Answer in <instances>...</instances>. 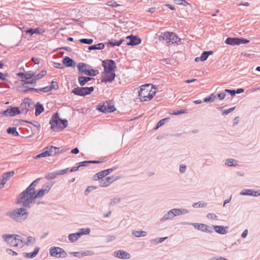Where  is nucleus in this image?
<instances>
[{
    "mask_svg": "<svg viewBox=\"0 0 260 260\" xmlns=\"http://www.w3.org/2000/svg\"><path fill=\"white\" fill-rule=\"evenodd\" d=\"M28 212L24 207L16 208L13 210H10L6 212V216L17 222L24 221L28 216Z\"/></svg>",
    "mask_w": 260,
    "mask_h": 260,
    "instance_id": "1",
    "label": "nucleus"
},
{
    "mask_svg": "<svg viewBox=\"0 0 260 260\" xmlns=\"http://www.w3.org/2000/svg\"><path fill=\"white\" fill-rule=\"evenodd\" d=\"M156 86L150 84L142 85L139 91V96L141 101L151 100L156 94Z\"/></svg>",
    "mask_w": 260,
    "mask_h": 260,
    "instance_id": "2",
    "label": "nucleus"
},
{
    "mask_svg": "<svg viewBox=\"0 0 260 260\" xmlns=\"http://www.w3.org/2000/svg\"><path fill=\"white\" fill-rule=\"evenodd\" d=\"M51 125V128L54 131H61L66 128L68 125V120L66 119L61 120L57 113H54L49 122Z\"/></svg>",
    "mask_w": 260,
    "mask_h": 260,
    "instance_id": "3",
    "label": "nucleus"
},
{
    "mask_svg": "<svg viewBox=\"0 0 260 260\" xmlns=\"http://www.w3.org/2000/svg\"><path fill=\"white\" fill-rule=\"evenodd\" d=\"M40 180V178H39L34 181L23 191H22L19 195L17 201V204L22 205V201H24L25 199H27V197H29L30 192L32 193L36 191L35 186Z\"/></svg>",
    "mask_w": 260,
    "mask_h": 260,
    "instance_id": "4",
    "label": "nucleus"
},
{
    "mask_svg": "<svg viewBox=\"0 0 260 260\" xmlns=\"http://www.w3.org/2000/svg\"><path fill=\"white\" fill-rule=\"evenodd\" d=\"M47 193L44 191V190L41 188L37 192L35 191L34 193H31L30 192L29 197H27V199H25L24 201H22V205L24 207H29L30 205L34 203V201L36 198H42L45 194Z\"/></svg>",
    "mask_w": 260,
    "mask_h": 260,
    "instance_id": "5",
    "label": "nucleus"
},
{
    "mask_svg": "<svg viewBox=\"0 0 260 260\" xmlns=\"http://www.w3.org/2000/svg\"><path fill=\"white\" fill-rule=\"evenodd\" d=\"M158 39L160 41H166L167 43H174L178 44L180 42V39L174 32H165L161 33V35L158 36Z\"/></svg>",
    "mask_w": 260,
    "mask_h": 260,
    "instance_id": "6",
    "label": "nucleus"
},
{
    "mask_svg": "<svg viewBox=\"0 0 260 260\" xmlns=\"http://www.w3.org/2000/svg\"><path fill=\"white\" fill-rule=\"evenodd\" d=\"M96 109L104 113H111L116 110L113 103L111 101L99 103L96 106Z\"/></svg>",
    "mask_w": 260,
    "mask_h": 260,
    "instance_id": "7",
    "label": "nucleus"
},
{
    "mask_svg": "<svg viewBox=\"0 0 260 260\" xmlns=\"http://www.w3.org/2000/svg\"><path fill=\"white\" fill-rule=\"evenodd\" d=\"M51 256L56 258H64L67 256V252L59 247H51L49 249Z\"/></svg>",
    "mask_w": 260,
    "mask_h": 260,
    "instance_id": "8",
    "label": "nucleus"
},
{
    "mask_svg": "<svg viewBox=\"0 0 260 260\" xmlns=\"http://www.w3.org/2000/svg\"><path fill=\"white\" fill-rule=\"evenodd\" d=\"M94 90V88L92 86L87 87H75L72 92L74 93L75 95L80 96H85L89 94Z\"/></svg>",
    "mask_w": 260,
    "mask_h": 260,
    "instance_id": "9",
    "label": "nucleus"
},
{
    "mask_svg": "<svg viewBox=\"0 0 260 260\" xmlns=\"http://www.w3.org/2000/svg\"><path fill=\"white\" fill-rule=\"evenodd\" d=\"M249 42V41L245 39L230 37L228 38L225 41L226 44L233 46L244 44Z\"/></svg>",
    "mask_w": 260,
    "mask_h": 260,
    "instance_id": "10",
    "label": "nucleus"
},
{
    "mask_svg": "<svg viewBox=\"0 0 260 260\" xmlns=\"http://www.w3.org/2000/svg\"><path fill=\"white\" fill-rule=\"evenodd\" d=\"M102 66L104 68V72L114 71L116 68L115 61L111 59L103 60L102 61Z\"/></svg>",
    "mask_w": 260,
    "mask_h": 260,
    "instance_id": "11",
    "label": "nucleus"
},
{
    "mask_svg": "<svg viewBox=\"0 0 260 260\" xmlns=\"http://www.w3.org/2000/svg\"><path fill=\"white\" fill-rule=\"evenodd\" d=\"M32 105V101L29 98H25L20 104V108L22 113L26 114L29 110V108Z\"/></svg>",
    "mask_w": 260,
    "mask_h": 260,
    "instance_id": "12",
    "label": "nucleus"
},
{
    "mask_svg": "<svg viewBox=\"0 0 260 260\" xmlns=\"http://www.w3.org/2000/svg\"><path fill=\"white\" fill-rule=\"evenodd\" d=\"M104 75L102 76L101 82L103 83L112 82L115 77L114 71L106 72L103 73Z\"/></svg>",
    "mask_w": 260,
    "mask_h": 260,
    "instance_id": "13",
    "label": "nucleus"
},
{
    "mask_svg": "<svg viewBox=\"0 0 260 260\" xmlns=\"http://www.w3.org/2000/svg\"><path fill=\"white\" fill-rule=\"evenodd\" d=\"M69 169L66 168L65 169L60 170L54 172L47 173L45 174V178L47 180H52L55 179L57 176L63 175L68 172Z\"/></svg>",
    "mask_w": 260,
    "mask_h": 260,
    "instance_id": "14",
    "label": "nucleus"
},
{
    "mask_svg": "<svg viewBox=\"0 0 260 260\" xmlns=\"http://www.w3.org/2000/svg\"><path fill=\"white\" fill-rule=\"evenodd\" d=\"M59 148L53 146L46 147L43 149L45 156H53L58 152Z\"/></svg>",
    "mask_w": 260,
    "mask_h": 260,
    "instance_id": "15",
    "label": "nucleus"
},
{
    "mask_svg": "<svg viewBox=\"0 0 260 260\" xmlns=\"http://www.w3.org/2000/svg\"><path fill=\"white\" fill-rule=\"evenodd\" d=\"M20 113V110L18 107H14L8 108L7 110H5L3 114L6 116H14L17 114Z\"/></svg>",
    "mask_w": 260,
    "mask_h": 260,
    "instance_id": "16",
    "label": "nucleus"
},
{
    "mask_svg": "<svg viewBox=\"0 0 260 260\" xmlns=\"http://www.w3.org/2000/svg\"><path fill=\"white\" fill-rule=\"evenodd\" d=\"M126 40H129L126 42V45L128 46H135L141 43V40L140 38L133 35L127 36L126 38Z\"/></svg>",
    "mask_w": 260,
    "mask_h": 260,
    "instance_id": "17",
    "label": "nucleus"
},
{
    "mask_svg": "<svg viewBox=\"0 0 260 260\" xmlns=\"http://www.w3.org/2000/svg\"><path fill=\"white\" fill-rule=\"evenodd\" d=\"M15 234H3L2 238L4 242L14 247Z\"/></svg>",
    "mask_w": 260,
    "mask_h": 260,
    "instance_id": "18",
    "label": "nucleus"
},
{
    "mask_svg": "<svg viewBox=\"0 0 260 260\" xmlns=\"http://www.w3.org/2000/svg\"><path fill=\"white\" fill-rule=\"evenodd\" d=\"M14 247L22 248L24 245V240L19 235L15 234Z\"/></svg>",
    "mask_w": 260,
    "mask_h": 260,
    "instance_id": "19",
    "label": "nucleus"
},
{
    "mask_svg": "<svg viewBox=\"0 0 260 260\" xmlns=\"http://www.w3.org/2000/svg\"><path fill=\"white\" fill-rule=\"evenodd\" d=\"M175 215L172 209L165 213L163 216L160 218L159 221L161 223H163L166 220L173 219Z\"/></svg>",
    "mask_w": 260,
    "mask_h": 260,
    "instance_id": "20",
    "label": "nucleus"
},
{
    "mask_svg": "<svg viewBox=\"0 0 260 260\" xmlns=\"http://www.w3.org/2000/svg\"><path fill=\"white\" fill-rule=\"evenodd\" d=\"M114 255L115 257L121 259H128L131 257V255L129 253L122 250L115 251L114 252Z\"/></svg>",
    "mask_w": 260,
    "mask_h": 260,
    "instance_id": "21",
    "label": "nucleus"
},
{
    "mask_svg": "<svg viewBox=\"0 0 260 260\" xmlns=\"http://www.w3.org/2000/svg\"><path fill=\"white\" fill-rule=\"evenodd\" d=\"M39 250L40 248L39 247H36L34 248V251L32 252H23L22 255L23 257L26 258L31 259L37 256V255L39 253Z\"/></svg>",
    "mask_w": 260,
    "mask_h": 260,
    "instance_id": "22",
    "label": "nucleus"
},
{
    "mask_svg": "<svg viewBox=\"0 0 260 260\" xmlns=\"http://www.w3.org/2000/svg\"><path fill=\"white\" fill-rule=\"evenodd\" d=\"M14 174V171H10L4 173L3 175L2 182L0 183V187H3L6 182Z\"/></svg>",
    "mask_w": 260,
    "mask_h": 260,
    "instance_id": "23",
    "label": "nucleus"
},
{
    "mask_svg": "<svg viewBox=\"0 0 260 260\" xmlns=\"http://www.w3.org/2000/svg\"><path fill=\"white\" fill-rule=\"evenodd\" d=\"M213 229L215 231L221 235L226 234L228 232V226H224L222 225H213Z\"/></svg>",
    "mask_w": 260,
    "mask_h": 260,
    "instance_id": "24",
    "label": "nucleus"
},
{
    "mask_svg": "<svg viewBox=\"0 0 260 260\" xmlns=\"http://www.w3.org/2000/svg\"><path fill=\"white\" fill-rule=\"evenodd\" d=\"M62 62L67 67H74L76 64L72 59L68 56H66L63 58Z\"/></svg>",
    "mask_w": 260,
    "mask_h": 260,
    "instance_id": "25",
    "label": "nucleus"
},
{
    "mask_svg": "<svg viewBox=\"0 0 260 260\" xmlns=\"http://www.w3.org/2000/svg\"><path fill=\"white\" fill-rule=\"evenodd\" d=\"M77 68L79 71V74H84V73H85V71H86L87 70L86 68H89L90 67L88 64H86L84 63L80 62L78 63Z\"/></svg>",
    "mask_w": 260,
    "mask_h": 260,
    "instance_id": "26",
    "label": "nucleus"
},
{
    "mask_svg": "<svg viewBox=\"0 0 260 260\" xmlns=\"http://www.w3.org/2000/svg\"><path fill=\"white\" fill-rule=\"evenodd\" d=\"M92 79L94 80L92 78L84 76H79L78 78L79 83L81 86H84L88 81H89Z\"/></svg>",
    "mask_w": 260,
    "mask_h": 260,
    "instance_id": "27",
    "label": "nucleus"
},
{
    "mask_svg": "<svg viewBox=\"0 0 260 260\" xmlns=\"http://www.w3.org/2000/svg\"><path fill=\"white\" fill-rule=\"evenodd\" d=\"M90 232L89 228L81 229L79 232L75 233L76 236L78 239L82 235L89 234Z\"/></svg>",
    "mask_w": 260,
    "mask_h": 260,
    "instance_id": "28",
    "label": "nucleus"
},
{
    "mask_svg": "<svg viewBox=\"0 0 260 260\" xmlns=\"http://www.w3.org/2000/svg\"><path fill=\"white\" fill-rule=\"evenodd\" d=\"M173 209L174 212L175 213V216H179L181 214H185L188 213L189 212V210L185 209L174 208Z\"/></svg>",
    "mask_w": 260,
    "mask_h": 260,
    "instance_id": "29",
    "label": "nucleus"
},
{
    "mask_svg": "<svg viewBox=\"0 0 260 260\" xmlns=\"http://www.w3.org/2000/svg\"><path fill=\"white\" fill-rule=\"evenodd\" d=\"M36 242V239L35 237L31 236L27 237L26 239V241H24V245H26L27 246H30L34 245Z\"/></svg>",
    "mask_w": 260,
    "mask_h": 260,
    "instance_id": "30",
    "label": "nucleus"
},
{
    "mask_svg": "<svg viewBox=\"0 0 260 260\" xmlns=\"http://www.w3.org/2000/svg\"><path fill=\"white\" fill-rule=\"evenodd\" d=\"M44 111V107L42 104H41L39 102H38L36 105V111L35 115L36 116L39 115L41 113Z\"/></svg>",
    "mask_w": 260,
    "mask_h": 260,
    "instance_id": "31",
    "label": "nucleus"
},
{
    "mask_svg": "<svg viewBox=\"0 0 260 260\" xmlns=\"http://www.w3.org/2000/svg\"><path fill=\"white\" fill-rule=\"evenodd\" d=\"M132 235L136 237L139 238L141 237H145L147 235V233L142 231L134 230L132 232Z\"/></svg>",
    "mask_w": 260,
    "mask_h": 260,
    "instance_id": "32",
    "label": "nucleus"
},
{
    "mask_svg": "<svg viewBox=\"0 0 260 260\" xmlns=\"http://www.w3.org/2000/svg\"><path fill=\"white\" fill-rule=\"evenodd\" d=\"M121 202V199L119 197H115L111 199L109 206V207L114 206L118 204H119Z\"/></svg>",
    "mask_w": 260,
    "mask_h": 260,
    "instance_id": "33",
    "label": "nucleus"
},
{
    "mask_svg": "<svg viewBox=\"0 0 260 260\" xmlns=\"http://www.w3.org/2000/svg\"><path fill=\"white\" fill-rule=\"evenodd\" d=\"M105 47V45L103 43H100L99 44H97L96 45L90 46L88 47V49L89 50H101L104 49Z\"/></svg>",
    "mask_w": 260,
    "mask_h": 260,
    "instance_id": "34",
    "label": "nucleus"
},
{
    "mask_svg": "<svg viewBox=\"0 0 260 260\" xmlns=\"http://www.w3.org/2000/svg\"><path fill=\"white\" fill-rule=\"evenodd\" d=\"M107 176L105 170L102 171L93 176V180H97L99 178H105Z\"/></svg>",
    "mask_w": 260,
    "mask_h": 260,
    "instance_id": "35",
    "label": "nucleus"
},
{
    "mask_svg": "<svg viewBox=\"0 0 260 260\" xmlns=\"http://www.w3.org/2000/svg\"><path fill=\"white\" fill-rule=\"evenodd\" d=\"M110 161L109 158L104 157H101L99 160H85L81 161L80 162H104L105 161Z\"/></svg>",
    "mask_w": 260,
    "mask_h": 260,
    "instance_id": "36",
    "label": "nucleus"
},
{
    "mask_svg": "<svg viewBox=\"0 0 260 260\" xmlns=\"http://www.w3.org/2000/svg\"><path fill=\"white\" fill-rule=\"evenodd\" d=\"M53 184L54 183L51 182H47L43 185L42 188L43 189L46 193H48L51 189Z\"/></svg>",
    "mask_w": 260,
    "mask_h": 260,
    "instance_id": "37",
    "label": "nucleus"
},
{
    "mask_svg": "<svg viewBox=\"0 0 260 260\" xmlns=\"http://www.w3.org/2000/svg\"><path fill=\"white\" fill-rule=\"evenodd\" d=\"M86 72L84 73V75H88L89 76H95L99 74V71L95 69L87 70Z\"/></svg>",
    "mask_w": 260,
    "mask_h": 260,
    "instance_id": "38",
    "label": "nucleus"
},
{
    "mask_svg": "<svg viewBox=\"0 0 260 260\" xmlns=\"http://www.w3.org/2000/svg\"><path fill=\"white\" fill-rule=\"evenodd\" d=\"M8 134H11L14 136H18L19 135L18 132L16 130L15 127H10L7 129Z\"/></svg>",
    "mask_w": 260,
    "mask_h": 260,
    "instance_id": "39",
    "label": "nucleus"
},
{
    "mask_svg": "<svg viewBox=\"0 0 260 260\" xmlns=\"http://www.w3.org/2000/svg\"><path fill=\"white\" fill-rule=\"evenodd\" d=\"M191 224L192 225H193L195 228L197 229L198 230L201 231L202 232H204V228L205 226V224L199 223H192Z\"/></svg>",
    "mask_w": 260,
    "mask_h": 260,
    "instance_id": "40",
    "label": "nucleus"
},
{
    "mask_svg": "<svg viewBox=\"0 0 260 260\" xmlns=\"http://www.w3.org/2000/svg\"><path fill=\"white\" fill-rule=\"evenodd\" d=\"M213 53L212 51H204L201 56L203 61H205L208 58L209 55L212 54Z\"/></svg>",
    "mask_w": 260,
    "mask_h": 260,
    "instance_id": "41",
    "label": "nucleus"
},
{
    "mask_svg": "<svg viewBox=\"0 0 260 260\" xmlns=\"http://www.w3.org/2000/svg\"><path fill=\"white\" fill-rule=\"evenodd\" d=\"M47 74V72L45 70H42L39 74L35 75V79L37 81V80L42 78L44 77Z\"/></svg>",
    "mask_w": 260,
    "mask_h": 260,
    "instance_id": "42",
    "label": "nucleus"
},
{
    "mask_svg": "<svg viewBox=\"0 0 260 260\" xmlns=\"http://www.w3.org/2000/svg\"><path fill=\"white\" fill-rule=\"evenodd\" d=\"M105 178L106 179V181L107 183H108V185L109 186L114 181L118 179V177H115L114 176L107 177Z\"/></svg>",
    "mask_w": 260,
    "mask_h": 260,
    "instance_id": "43",
    "label": "nucleus"
},
{
    "mask_svg": "<svg viewBox=\"0 0 260 260\" xmlns=\"http://www.w3.org/2000/svg\"><path fill=\"white\" fill-rule=\"evenodd\" d=\"M97 180L99 181V183L101 187H105L108 186V183H107L105 178H99Z\"/></svg>",
    "mask_w": 260,
    "mask_h": 260,
    "instance_id": "44",
    "label": "nucleus"
},
{
    "mask_svg": "<svg viewBox=\"0 0 260 260\" xmlns=\"http://www.w3.org/2000/svg\"><path fill=\"white\" fill-rule=\"evenodd\" d=\"M24 90L22 91L23 93H27L29 91H35L38 92L37 88L28 87L27 86H23Z\"/></svg>",
    "mask_w": 260,
    "mask_h": 260,
    "instance_id": "45",
    "label": "nucleus"
},
{
    "mask_svg": "<svg viewBox=\"0 0 260 260\" xmlns=\"http://www.w3.org/2000/svg\"><path fill=\"white\" fill-rule=\"evenodd\" d=\"M23 121H24L25 122H26V123H29L33 125L34 126L36 127L38 130H40V128H41L40 124L37 121H27V120H23Z\"/></svg>",
    "mask_w": 260,
    "mask_h": 260,
    "instance_id": "46",
    "label": "nucleus"
},
{
    "mask_svg": "<svg viewBox=\"0 0 260 260\" xmlns=\"http://www.w3.org/2000/svg\"><path fill=\"white\" fill-rule=\"evenodd\" d=\"M79 41L81 43L89 45L93 43V40L91 39H81Z\"/></svg>",
    "mask_w": 260,
    "mask_h": 260,
    "instance_id": "47",
    "label": "nucleus"
},
{
    "mask_svg": "<svg viewBox=\"0 0 260 260\" xmlns=\"http://www.w3.org/2000/svg\"><path fill=\"white\" fill-rule=\"evenodd\" d=\"M252 189H244L241 192L240 194L242 196H251Z\"/></svg>",
    "mask_w": 260,
    "mask_h": 260,
    "instance_id": "48",
    "label": "nucleus"
},
{
    "mask_svg": "<svg viewBox=\"0 0 260 260\" xmlns=\"http://www.w3.org/2000/svg\"><path fill=\"white\" fill-rule=\"evenodd\" d=\"M215 97L216 96L214 95V94L212 93L210 94L209 96L205 98L203 101L204 102H213Z\"/></svg>",
    "mask_w": 260,
    "mask_h": 260,
    "instance_id": "49",
    "label": "nucleus"
},
{
    "mask_svg": "<svg viewBox=\"0 0 260 260\" xmlns=\"http://www.w3.org/2000/svg\"><path fill=\"white\" fill-rule=\"evenodd\" d=\"M45 153L43 152L42 153L35 156H34V157H27V159H28V161H33V159H36V158H40V157H45Z\"/></svg>",
    "mask_w": 260,
    "mask_h": 260,
    "instance_id": "50",
    "label": "nucleus"
},
{
    "mask_svg": "<svg viewBox=\"0 0 260 260\" xmlns=\"http://www.w3.org/2000/svg\"><path fill=\"white\" fill-rule=\"evenodd\" d=\"M68 238H69V241L72 243L78 240V239H77V237L76 236V235L75 233L69 234Z\"/></svg>",
    "mask_w": 260,
    "mask_h": 260,
    "instance_id": "51",
    "label": "nucleus"
},
{
    "mask_svg": "<svg viewBox=\"0 0 260 260\" xmlns=\"http://www.w3.org/2000/svg\"><path fill=\"white\" fill-rule=\"evenodd\" d=\"M167 238L168 237L157 238L152 240V242H154L156 244L164 242Z\"/></svg>",
    "mask_w": 260,
    "mask_h": 260,
    "instance_id": "52",
    "label": "nucleus"
},
{
    "mask_svg": "<svg viewBox=\"0 0 260 260\" xmlns=\"http://www.w3.org/2000/svg\"><path fill=\"white\" fill-rule=\"evenodd\" d=\"M123 41H124L123 39H120L119 41H117L116 42H115V43L113 42L112 41H110L109 42V44H110V45L113 47L115 46H119Z\"/></svg>",
    "mask_w": 260,
    "mask_h": 260,
    "instance_id": "53",
    "label": "nucleus"
},
{
    "mask_svg": "<svg viewBox=\"0 0 260 260\" xmlns=\"http://www.w3.org/2000/svg\"><path fill=\"white\" fill-rule=\"evenodd\" d=\"M204 232L209 233H212L213 232V227L205 224L204 228Z\"/></svg>",
    "mask_w": 260,
    "mask_h": 260,
    "instance_id": "54",
    "label": "nucleus"
},
{
    "mask_svg": "<svg viewBox=\"0 0 260 260\" xmlns=\"http://www.w3.org/2000/svg\"><path fill=\"white\" fill-rule=\"evenodd\" d=\"M207 204L206 203L197 202L192 205L193 207H204L206 206Z\"/></svg>",
    "mask_w": 260,
    "mask_h": 260,
    "instance_id": "55",
    "label": "nucleus"
},
{
    "mask_svg": "<svg viewBox=\"0 0 260 260\" xmlns=\"http://www.w3.org/2000/svg\"><path fill=\"white\" fill-rule=\"evenodd\" d=\"M87 166H88V164H81L78 167H74L72 168L70 170V172H73L76 171L77 170H78L80 167Z\"/></svg>",
    "mask_w": 260,
    "mask_h": 260,
    "instance_id": "56",
    "label": "nucleus"
},
{
    "mask_svg": "<svg viewBox=\"0 0 260 260\" xmlns=\"http://www.w3.org/2000/svg\"><path fill=\"white\" fill-rule=\"evenodd\" d=\"M168 119V118H164L159 120L157 124L155 129H157L160 126L163 125L165 123L166 121H167Z\"/></svg>",
    "mask_w": 260,
    "mask_h": 260,
    "instance_id": "57",
    "label": "nucleus"
},
{
    "mask_svg": "<svg viewBox=\"0 0 260 260\" xmlns=\"http://www.w3.org/2000/svg\"><path fill=\"white\" fill-rule=\"evenodd\" d=\"M37 90H38V92L40 91H42L44 92H48V91H51V88L49 86H47L46 87H42V88H38L37 89Z\"/></svg>",
    "mask_w": 260,
    "mask_h": 260,
    "instance_id": "58",
    "label": "nucleus"
},
{
    "mask_svg": "<svg viewBox=\"0 0 260 260\" xmlns=\"http://www.w3.org/2000/svg\"><path fill=\"white\" fill-rule=\"evenodd\" d=\"M106 5L111 6V7H117L119 6L116 2L109 1L106 4Z\"/></svg>",
    "mask_w": 260,
    "mask_h": 260,
    "instance_id": "59",
    "label": "nucleus"
},
{
    "mask_svg": "<svg viewBox=\"0 0 260 260\" xmlns=\"http://www.w3.org/2000/svg\"><path fill=\"white\" fill-rule=\"evenodd\" d=\"M96 189V187H95V186H90L87 187L85 191V194L87 195L88 194V193L91 192L93 189Z\"/></svg>",
    "mask_w": 260,
    "mask_h": 260,
    "instance_id": "60",
    "label": "nucleus"
},
{
    "mask_svg": "<svg viewBox=\"0 0 260 260\" xmlns=\"http://www.w3.org/2000/svg\"><path fill=\"white\" fill-rule=\"evenodd\" d=\"M35 77V73L34 72H29L25 73V80L31 79Z\"/></svg>",
    "mask_w": 260,
    "mask_h": 260,
    "instance_id": "61",
    "label": "nucleus"
},
{
    "mask_svg": "<svg viewBox=\"0 0 260 260\" xmlns=\"http://www.w3.org/2000/svg\"><path fill=\"white\" fill-rule=\"evenodd\" d=\"M235 107H234L231 108L228 110H224L222 111V115H228L230 113L233 111L235 110Z\"/></svg>",
    "mask_w": 260,
    "mask_h": 260,
    "instance_id": "62",
    "label": "nucleus"
},
{
    "mask_svg": "<svg viewBox=\"0 0 260 260\" xmlns=\"http://www.w3.org/2000/svg\"><path fill=\"white\" fill-rule=\"evenodd\" d=\"M51 88V90L54 89H57L58 88V85L57 82L52 81L51 86H49Z\"/></svg>",
    "mask_w": 260,
    "mask_h": 260,
    "instance_id": "63",
    "label": "nucleus"
},
{
    "mask_svg": "<svg viewBox=\"0 0 260 260\" xmlns=\"http://www.w3.org/2000/svg\"><path fill=\"white\" fill-rule=\"evenodd\" d=\"M117 167H113V168H110V169H108L105 170L106 176H107L108 175L110 174L112 172L115 171L117 169Z\"/></svg>",
    "mask_w": 260,
    "mask_h": 260,
    "instance_id": "64",
    "label": "nucleus"
}]
</instances>
